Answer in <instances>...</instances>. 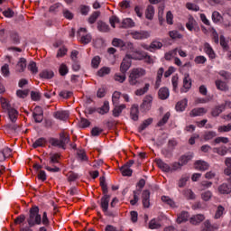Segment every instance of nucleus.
<instances>
[{"label": "nucleus", "mask_w": 231, "mask_h": 231, "mask_svg": "<svg viewBox=\"0 0 231 231\" xmlns=\"http://www.w3.org/2000/svg\"><path fill=\"white\" fill-rule=\"evenodd\" d=\"M109 199H111V196L104 195L101 199V208L103 212H107L109 208Z\"/></svg>", "instance_id": "obj_12"}, {"label": "nucleus", "mask_w": 231, "mask_h": 231, "mask_svg": "<svg viewBox=\"0 0 231 231\" xmlns=\"http://www.w3.org/2000/svg\"><path fill=\"white\" fill-rule=\"evenodd\" d=\"M44 143H46V139L44 137H41L32 143V147L33 149H37V147H42Z\"/></svg>", "instance_id": "obj_48"}, {"label": "nucleus", "mask_w": 231, "mask_h": 231, "mask_svg": "<svg viewBox=\"0 0 231 231\" xmlns=\"http://www.w3.org/2000/svg\"><path fill=\"white\" fill-rule=\"evenodd\" d=\"M216 88L217 89H219V91H228L229 88L226 82L221 80V79H217L215 81Z\"/></svg>", "instance_id": "obj_15"}, {"label": "nucleus", "mask_w": 231, "mask_h": 231, "mask_svg": "<svg viewBox=\"0 0 231 231\" xmlns=\"http://www.w3.org/2000/svg\"><path fill=\"white\" fill-rule=\"evenodd\" d=\"M187 98L179 101L175 106L176 111H185V108L187 107Z\"/></svg>", "instance_id": "obj_34"}, {"label": "nucleus", "mask_w": 231, "mask_h": 231, "mask_svg": "<svg viewBox=\"0 0 231 231\" xmlns=\"http://www.w3.org/2000/svg\"><path fill=\"white\" fill-rule=\"evenodd\" d=\"M152 124V118H148L143 121V123L139 126L138 131L139 133H142V131H145L149 125Z\"/></svg>", "instance_id": "obj_39"}, {"label": "nucleus", "mask_w": 231, "mask_h": 231, "mask_svg": "<svg viewBox=\"0 0 231 231\" xmlns=\"http://www.w3.org/2000/svg\"><path fill=\"white\" fill-rule=\"evenodd\" d=\"M122 50L127 51L130 53H134L132 55H138V52H140V51H137L134 49V45L133 44V42H125ZM126 55H131V54H126Z\"/></svg>", "instance_id": "obj_10"}, {"label": "nucleus", "mask_w": 231, "mask_h": 231, "mask_svg": "<svg viewBox=\"0 0 231 231\" xmlns=\"http://www.w3.org/2000/svg\"><path fill=\"white\" fill-rule=\"evenodd\" d=\"M217 190L219 194H230L231 187L227 183H223L220 186H218Z\"/></svg>", "instance_id": "obj_21"}, {"label": "nucleus", "mask_w": 231, "mask_h": 231, "mask_svg": "<svg viewBox=\"0 0 231 231\" xmlns=\"http://www.w3.org/2000/svg\"><path fill=\"white\" fill-rule=\"evenodd\" d=\"M111 73V68L103 67L97 71L98 77H106V75H109Z\"/></svg>", "instance_id": "obj_44"}, {"label": "nucleus", "mask_w": 231, "mask_h": 231, "mask_svg": "<svg viewBox=\"0 0 231 231\" xmlns=\"http://www.w3.org/2000/svg\"><path fill=\"white\" fill-rule=\"evenodd\" d=\"M218 75H220L224 80H231V73L226 70H220Z\"/></svg>", "instance_id": "obj_61"}, {"label": "nucleus", "mask_w": 231, "mask_h": 231, "mask_svg": "<svg viewBox=\"0 0 231 231\" xmlns=\"http://www.w3.org/2000/svg\"><path fill=\"white\" fill-rule=\"evenodd\" d=\"M125 79H127V77L124 73H122L121 75L120 74H115V76H114V79L116 82H120V84H124V82H125Z\"/></svg>", "instance_id": "obj_54"}, {"label": "nucleus", "mask_w": 231, "mask_h": 231, "mask_svg": "<svg viewBox=\"0 0 231 231\" xmlns=\"http://www.w3.org/2000/svg\"><path fill=\"white\" fill-rule=\"evenodd\" d=\"M59 97L61 98H70V97H73V92L68 91V90H62L60 92Z\"/></svg>", "instance_id": "obj_59"}, {"label": "nucleus", "mask_w": 231, "mask_h": 231, "mask_svg": "<svg viewBox=\"0 0 231 231\" xmlns=\"http://www.w3.org/2000/svg\"><path fill=\"white\" fill-rule=\"evenodd\" d=\"M97 30H98V32H102L103 33H107V32H109L111 28H109V25L107 23H106V22L98 21L97 22Z\"/></svg>", "instance_id": "obj_16"}, {"label": "nucleus", "mask_w": 231, "mask_h": 231, "mask_svg": "<svg viewBox=\"0 0 231 231\" xmlns=\"http://www.w3.org/2000/svg\"><path fill=\"white\" fill-rule=\"evenodd\" d=\"M169 36L171 39H181V37H183L178 31H170Z\"/></svg>", "instance_id": "obj_64"}, {"label": "nucleus", "mask_w": 231, "mask_h": 231, "mask_svg": "<svg viewBox=\"0 0 231 231\" xmlns=\"http://www.w3.org/2000/svg\"><path fill=\"white\" fill-rule=\"evenodd\" d=\"M183 194L188 199H196V194H194L192 189H185Z\"/></svg>", "instance_id": "obj_57"}, {"label": "nucleus", "mask_w": 231, "mask_h": 231, "mask_svg": "<svg viewBox=\"0 0 231 231\" xmlns=\"http://www.w3.org/2000/svg\"><path fill=\"white\" fill-rule=\"evenodd\" d=\"M149 88H151V85L149 83H145L143 88H138L135 90L134 95H136V97H142L143 95H145L147 91H149Z\"/></svg>", "instance_id": "obj_32"}, {"label": "nucleus", "mask_w": 231, "mask_h": 231, "mask_svg": "<svg viewBox=\"0 0 231 231\" xmlns=\"http://www.w3.org/2000/svg\"><path fill=\"white\" fill-rule=\"evenodd\" d=\"M196 26H198V22H196V19H194V17L189 16L188 19V23H186L187 30H189V32H193Z\"/></svg>", "instance_id": "obj_17"}, {"label": "nucleus", "mask_w": 231, "mask_h": 231, "mask_svg": "<svg viewBox=\"0 0 231 231\" xmlns=\"http://www.w3.org/2000/svg\"><path fill=\"white\" fill-rule=\"evenodd\" d=\"M145 17L146 19H149L150 21L152 20V17H154V6L148 5L145 11Z\"/></svg>", "instance_id": "obj_37"}, {"label": "nucleus", "mask_w": 231, "mask_h": 231, "mask_svg": "<svg viewBox=\"0 0 231 231\" xmlns=\"http://www.w3.org/2000/svg\"><path fill=\"white\" fill-rule=\"evenodd\" d=\"M16 69L19 73H23L26 69V59L21 58L16 65Z\"/></svg>", "instance_id": "obj_27"}, {"label": "nucleus", "mask_w": 231, "mask_h": 231, "mask_svg": "<svg viewBox=\"0 0 231 231\" xmlns=\"http://www.w3.org/2000/svg\"><path fill=\"white\" fill-rule=\"evenodd\" d=\"M201 199H203V201H210V199H212V191L207 190L202 192Z\"/></svg>", "instance_id": "obj_51"}, {"label": "nucleus", "mask_w": 231, "mask_h": 231, "mask_svg": "<svg viewBox=\"0 0 231 231\" xmlns=\"http://www.w3.org/2000/svg\"><path fill=\"white\" fill-rule=\"evenodd\" d=\"M127 59H133L134 60H144L146 64H154V60L147 52L139 51L137 55H126Z\"/></svg>", "instance_id": "obj_3"}, {"label": "nucleus", "mask_w": 231, "mask_h": 231, "mask_svg": "<svg viewBox=\"0 0 231 231\" xmlns=\"http://www.w3.org/2000/svg\"><path fill=\"white\" fill-rule=\"evenodd\" d=\"M131 35L133 39H136L138 41L142 39H149V37H151V33L147 31H134L131 32Z\"/></svg>", "instance_id": "obj_6"}, {"label": "nucleus", "mask_w": 231, "mask_h": 231, "mask_svg": "<svg viewBox=\"0 0 231 231\" xmlns=\"http://www.w3.org/2000/svg\"><path fill=\"white\" fill-rule=\"evenodd\" d=\"M221 19H223V16H221V14L219 12L215 11L212 14V21L213 23H221Z\"/></svg>", "instance_id": "obj_56"}, {"label": "nucleus", "mask_w": 231, "mask_h": 231, "mask_svg": "<svg viewBox=\"0 0 231 231\" xmlns=\"http://www.w3.org/2000/svg\"><path fill=\"white\" fill-rule=\"evenodd\" d=\"M216 132L208 131L204 134L203 138L206 142H208V140H212V138H216Z\"/></svg>", "instance_id": "obj_52"}, {"label": "nucleus", "mask_w": 231, "mask_h": 231, "mask_svg": "<svg viewBox=\"0 0 231 231\" xmlns=\"http://www.w3.org/2000/svg\"><path fill=\"white\" fill-rule=\"evenodd\" d=\"M162 46H163V43H162V42H158V41H153L150 44V48H151L152 51V50H162Z\"/></svg>", "instance_id": "obj_49"}, {"label": "nucleus", "mask_w": 231, "mask_h": 231, "mask_svg": "<svg viewBox=\"0 0 231 231\" xmlns=\"http://www.w3.org/2000/svg\"><path fill=\"white\" fill-rule=\"evenodd\" d=\"M195 169L197 171H207L208 170V163L205 161H197L195 162Z\"/></svg>", "instance_id": "obj_19"}, {"label": "nucleus", "mask_w": 231, "mask_h": 231, "mask_svg": "<svg viewBox=\"0 0 231 231\" xmlns=\"http://www.w3.org/2000/svg\"><path fill=\"white\" fill-rule=\"evenodd\" d=\"M49 143H51V145H52V147L62 148V145L60 144V139L51 137L49 139Z\"/></svg>", "instance_id": "obj_53"}, {"label": "nucleus", "mask_w": 231, "mask_h": 231, "mask_svg": "<svg viewBox=\"0 0 231 231\" xmlns=\"http://www.w3.org/2000/svg\"><path fill=\"white\" fill-rule=\"evenodd\" d=\"M169 118H171V113H166L162 119L161 121L158 122L157 125L158 127H162L163 125H165V124H167V122H169Z\"/></svg>", "instance_id": "obj_47"}, {"label": "nucleus", "mask_w": 231, "mask_h": 231, "mask_svg": "<svg viewBox=\"0 0 231 231\" xmlns=\"http://www.w3.org/2000/svg\"><path fill=\"white\" fill-rule=\"evenodd\" d=\"M54 116L58 120H68L69 113H68V111H58L54 114Z\"/></svg>", "instance_id": "obj_24"}, {"label": "nucleus", "mask_w": 231, "mask_h": 231, "mask_svg": "<svg viewBox=\"0 0 231 231\" xmlns=\"http://www.w3.org/2000/svg\"><path fill=\"white\" fill-rule=\"evenodd\" d=\"M142 199L144 208H149V207H151V191H149L148 189L143 190L142 194Z\"/></svg>", "instance_id": "obj_9"}, {"label": "nucleus", "mask_w": 231, "mask_h": 231, "mask_svg": "<svg viewBox=\"0 0 231 231\" xmlns=\"http://www.w3.org/2000/svg\"><path fill=\"white\" fill-rule=\"evenodd\" d=\"M98 17H100V12L99 11H96L94 12L88 18V23L89 24H95V23H97V19H98Z\"/></svg>", "instance_id": "obj_43"}, {"label": "nucleus", "mask_w": 231, "mask_h": 231, "mask_svg": "<svg viewBox=\"0 0 231 231\" xmlns=\"http://www.w3.org/2000/svg\"><path fill=\"white\" fill-rule=\"evenodd\" d=\"M129 68H131V61L127 60H123L120 65L121 73H124L125 75V73H127V71L129 70Z\"/></svg>", "instance_id": "obj_22"}, {"label": "nucleus", "mask_w": 231, "mask_h": 231, "mask_svg": "<svg viewBox=\"0 0 231 231\" xmlns=\"http://www.w3.org/2000/svg\"><path fill=\"white\" fill-rule=\"evenodd\" d=\"M152 106V97L151 95H147L143 97V103L140 107L143 111H149Z\"/></svg>", "instance_id": "obj_5"}, {"label": "nucleus", "mask_w": 231, "mask_h": 231, "mask_svg": "<svg viewBox=\"0 0 231 231\" xmlns=\"http://www.w3.org/2000/svg\"><path fill=\"white\" fill-rule=\"evenodd\" d=\"M149 228L151 230H154V229H158V228H162V224H160V222L158 220H156L155 218L152 219L149 223Z\"/></svg>", "instance_id": "obj_42"}, {"label": "nucleus", "mask_w": 231, "mask_h": 231, "mask_svg": "<svg viewBox=\"0 0 231 231\" xmlns=\"http://www.w3.org/2000/svg\"><path fill=\"white\" fill-rule=\"evenodd\" d=\"M223 111H225V105H218L212 109L211 115L212 116H219Z\"/></svg>", "instance_id": "obj_25"}, {"label": "nucleus", "mask_w": 231, "mask_h": 231, "mask_svg": "<svg viewBox=\"0 0 231 231\" xmlns=\"http://www.w3.org/2000/svg\"><path fill=\"white\" fill-rule=\"evenodd\" d=\"M192 160V154H184L180 157L179 162H180V164L182 165H187Z\"/></svg>", "instance_id": "obj_38"}, {"label": "nucleus", "mask_w": 231, "mask_h": 231, "mask_svg": "<svg viewBox=\"0 0 231 231\" xmlns=\"http://www.w3.org/2000/svg\"><path fill=\"white\" fill-rule=\"evenodd\" d=\"M207 114V109L204 107L195 108L190 111V116H201V115Z\"/></svg>", "instance_id": "obj_23"}, {"label": "nucleus", "mask_w": 231, "mask_h": 231, "mask_svg": "<svg viewBox=\"0 0 231 231\" xmlns=\"http://www.w3.org/2000/svg\"><path fill=\"white\" fill-rule=\"evenodd\" d=\"M225 165L227 167L224 170L225 176H231V157L226 158Z\"/></svg>", "instance_id": "obj_33"}, {"label": "nucleus", "mask_w": 231, "mask_h": 231, "mask_svg": "<svg viewBox=\"0 0 231 231\" xmlns=\"http://www.w3.org/2000/svg\"><path fill=\"white\" fill-rule=\"evenodd\" d=\"M41 79H53V71L43 70L40 73Z\"/></svg>", "instance_id": "obj_50"}, {"label": "nucleus", "mask_w": 231, "mask_h": 231, "mask_svg": "<svg viewBox=\"0 0 231 231\" xmlns=\"http://www.w3.org/2000/svg\"><path fill=\"white\" fill-rule=\"evenodd\" d=\"M204 51L208 55L209 59H216V52H214V49L210 46V43L206 42L204 44Z\"/></svg>", "instance_id": "obj_14"}, {"label": "nucleus", "mask_w": 231, "mask_h": 231, "mask_svg": "<svg viewBox=\"0 0 231 231\" xmlns=\"http://www.w3.org/2000/svg\"><path fill=\"white\" fill-rule=\"evenodd\" d=\"M28 69L33 74L39 73V69L37 68V63L35 61H31L28 65Z\"/></svg>", "instance_id": "obj_46"}, {"label": "nucleus", "mask_w": 231, "mask_h": 231, "mask_svg": "<svg viewBox=\"0 0 231 231\" xmlns=\"http://www.w3.org/2000/svg\"><path fill=\"white\" fill-rule=\"evenodd\" d=\"M11 41H13L14 44H19V42H21V37H19V34L17 32H12Z\"/></svg>", "instance_id": "obj_62"}, {"label": "nucleus", "mask_w": 231, "mask_h": 231, "mask_svg": "<svg viewBox=\"0 0 231 231\" xmlns=\"http://www.w3.org/2000/svg\"><path fill=\"white\" fill-rule=\"evenodd\" d=\"M158 95H159V98H161V100H167V98H169V88H160Z\"/></svg>", "instance_id": "obj_28"}, {"label": "nucleus", "mask_w": 231, "mask_h": 231, "mask_svg": "<svg viewBox=\"0 0 231 231\" xmlns=\"http://www.w3.org/2000/svg\"><path fill=\"white\" fill-rule=\"evenodd\" d=\"M189 221V212L182 211L177 217V223L181 225V223H185Z\"/></svg>", "instance_id": "obj_26"}, {"label": "nucleus", "mask_w": 231, "mask_h": 231, "mask_svg": "<svg viewBox=\"0 0 231 231\" xmlns=\"http://www.w3.org/2000/svg\"><path fill=\"white\" fill-rule=\"evenodd\" d=\"M192 87V82L190 81V78L188 76H186L183 79V88L184 89H190V88Z\"/></svg>", "instance_id": "obj_55"}, {"label": "nucleus", "mask_w": 231, "mask_h": 231, "mask_svg": "<svg viewBox=\"0 0 231 231\" xmlns=\"http://www.w3.org/2000/svg\"><path fill=\"white\" fill-rule=\"evenodd\" d=\"M163 73H165V69L163 68H160L157 71L155 89H158V88H160V85L162 84V77H163Z\"/></svg>", "instance_id": "obj_20"}, {"label": "nucleus", "mask_w": 231, "mask_h": 231, "mask_svg": "<svg viewBox=\"0 0 231 231\" xmlns=\"http://www.w3.org/2000/svg\"><path fill=\"white\" fill-rule=\"evenodd\" d=\"M156 164L158 165L159 169L162 170L163 172H171V166L169 164L163 162L162 159L155 160Z\"/></svg>", "instance_id": "obj_18"}, {"label": "nucleus", "mask_w": 231, "mask_h": 231, "mask_svg": "<svg viewBox=\"0 0 231 231\" xmlns=\"http://www.w3.org/2000/svg\"><path fill=\"white\" fill-rule=\"evenodd\" d=\"M88 33V29L87 28H80L78 31V35H79L80 38V42L81 44H89L91 42V35L90 34H84Z\"/></svg>", "instance_id": "obj_4"}, {"label": "nucleus", "mask_w": 231, "mask_h": 231, "mask_svg": "<svg viewBox=\"0 0 231 231\" xmlns=\"http://www.w3.org/2000/svg\"><path fill=\"white\" fill-rule=\"evenodd\" d=\"M5 127L8 133H19V131H21V127L17 125H14V124L6 125Z\"/></svg>", "instance_id": "obj_35"}, {"label": "nucleus", "mask_w": 231, "mask_h": 231, "mask_svg": "<svg viewBox=\"0 0 231 231\" xmlns=\"http://www.w3.org/2000/svg\"><path fill=\"white\" fill-rule=\"evenodd\" d=\"M97 112L99 115H106V113H109V102L108 101H105L104 105L97 109Z\"/></svg>", "instance_id": "obj_30"}, {"label": "nucleus", "mask_w": 231, "mask_h": 231, "mask_svg": "<svg viewBox=\"0 0 231 231\" xmlns=\"http://www.w3.org/2000/svg\"><path fill=\"white\" fill-rule=\"evenodd\" d=\"M69 134L66 132L60 133V143L61 145V149H66V144L70 142Z\"/></svg>", "instance_id": "obj_8"}, {"label": "nucleus", "mask_w": 231, "mask_h": 231, "mask_svg": "<svg viewBox=\"0 0 231 231\" xmlns=\"http://www.w3.org/2000/svg\"><path fill=\"white\" fill-rule=\"evenodd\" d=\"M77 154L81 162H88V155H86V151L78 150Z\"/></svg>", "instance_id": "obj_58"}, {"label": "nucleus", "mask_w": 231, "mask_h": 231, "mask_svg": "<svg viewBox=\"0 0 231 231\" xmlns=\"http://www.w3.org/2000/svg\"><path fill=\"white\" fill-rule=\"evenodd\" d=\"M123 109H125V105L122 104L120 106L116 105L115 106L112 113H113V116L117 117L119 115H122V111Z\"/></svg>", "instance_id": "obj_31"}, {"label": "nucleus", "mask_w": 231, "mask_h": 231, "mask_svg": "<svg viewBox=\"0 0 231 231\" xmlns=\"http://www.w3.org/2000/svg\"><path fill=\"white\" fill-rule=\"evenodd\" d=\"M99 180H100V187L103 190L104 196H107L108 190H107V184L106 183V177L104 176L100 177Z\"/></svg>", "instance_id": "obj_41"}, {"label": "nucleus", "mask_w": 231, "mask_h": 231, "mask_svg": "<svg viewBox=\"0 0 231 231\" xmlns=\"http://www.w3.org/2000/svg\"><path fill=\"white\" fill-rule=\"evenodd\" d=\"M59 71H60V75H61V77L68 75V71H69L68 66H66V64L62 63L60 66Z\"/></svg>", "instance_id": "obj_63"}, {"label": "nucleus", "mask_w": 231, "mask_h": 231, "mask_svg": "<svg viewBox=\"0 0 231 231\" xmlns=\"http://www.w3.org/2000/svg\"><path fill=\"white\" fill-rule=\"evenodd\" d=\"M120 171L123 174V176H133V170L131 168L124 165L120 168Z\"/></svg>", "instance_id": "obj_45"}, {"label": "nucleus", "mask_w": 231, "mask_h": 231, "mask_svg": "<svg viewBox=\"0 0 231 231\" xmlns=\"http://www.w3.org/2000/svg\"><path fill=\"white\" fill-rule=\"evenodd\" d=\"M140 115V110L138 109V105H133L130 110V116L134 122H138Z\"/></svg>", "instance_id": "obj_11"}, {"label": "nucleus", "mask_w": 231, "mask_h": 231, "mask_svg": "<svg viewBox=\"0 0 231 231\" xmlns=\"http://www.w3.org/2000/svg\"><path fill=\"white\" fill-rule=\"evenodd\" d=\"M28 226H35V225H41L42 217L39 214V207L33 206L29 211V217L27 218Z\"/></svg>", "instance_id": "obj_2"}, {"label": "nucleus", "mask_w": 231, "mask_h": 231, "mask_svg": "<svg viewBox=\"0 0 231 231\" xmlns=\"http://www.w3.org/2000/svg\"><path fill=\"white\" fill-rule=\"evenodd\" d=\"M125 43V42L118 39V38H115L113 41H112V44L114 46H116V48H124V44Z\"/></svg>", "instance_id": "obj_60"}, {"label": "nucleus", "mask_w": 231, "mask_h": 231, "mask_svg": "<svg viewBox=\"0 0 231 231\" xmlns=\"http://www.w3.org/2000/svg\"><path fill=\"white\" fill-rule=\"evenodd\" d=\"M219 230V225L210 223V220L204 221L201 231H216Z\"/></svg>", "instance_id": "obj_7"}, {"label": "nucleus", "mask_w": 231, "mask_h": 231, "mask_svg": "<svg viewBox=\"0 0 231 231\" xmlns=\"http://www.w3.org/2000/svg\"><path fill=\"white\" fill-rule=\"evenodd\" d=\"M134 27V23L133 22V19L126 18L123 20L121 28H133Z\"/></svg>", "instance_id": "obj_40"}, {"label": "nucleus", "mask_w": 231, "mask_h": 231, "mask_svg": "<svg viewBox=\"0 0 231 231\" xmlns=\"http://www.w3.org/2000/svg\"><path fill=\"white\" fill-rule=\"evenodd\" d=\"M7 112H8V116H9L11 122H15V120H17V116L19 115L17 110H15V108L12 107V108H9V110H7Z\"/></svg>", "instance_id": "obj_36"}, {"label": "nucleus", "mask_w": 231, "mask_h": 231, "mask_svg": "<svg viewBox=\"0 0 231 231\" xmlns=\"http://www.w3.org/2000/svg\"><path fill=\"white\" fill-rule=\"evenodd\" d=\"M205 221V215L199 214L190 217L189 222L191 225H199V223H203Z\"/></svg>", "instance_id": "obj_13"}, {"label": "nucleus", "mask_w": 231, "mask_h": 231, "mask_svg": "<svg viewBox=\"0 0 231 231\" xmlns=\"http://www.w3.org/2000/svg\"><path fill=\"white\" fill-rule=\"evenodd\" d=\"M147 71L142 68H134L130 70V74L128 76V82L130 86H140L142 84V77H145Z\"/></svg>", "instance_id": "obj_1"}, {"label": "nucleus", "mask_w": 231, "mask_h": 231, "mask_svg": "<svg viewBox=\"0 0 231 231\" xmlns=\"http://www.w3.org/2000/svg\"><path fill=\"white\" fill-rule=\"evenodd\" d=\"M213 152H216L219 156H226V154L228 152V148L226 146H220L213 148Z\"/></svg>", "instance_id": "obj_29"}]
</instances>
